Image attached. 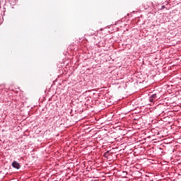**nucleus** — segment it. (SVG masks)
<instances>
[{"label":"nucleus","mask_w":181,"mask_h":181,"mask_svg":"<svg viewBox=\"0 0 181 181\" xmlns=\"http://www.w3.org/2000/svg\"><path fill=\"white\" fill-rule=\"evenodd\" d=\"M157 100L158 95H156V93L151 95L149 98L150 103H155V101H156Z\"/></svg>","instance_id":"f257e3e1"},{"label":"nucleus","mask_w":181,"mask_h":181,"mask_svg":"<svg viewBox=\"0 0 181 181\" xmlns=\"http://www.w3.org/2000/svg\"><path fill=\"white\" fill-rule=\"evenodd\" d=\"M162 9H165V6H162Z\"/></svg>","instance_id":"20e7f679"},{"label":"nucleus","mask_w":181,"mask_h":181,"mask_svg":"<svg viewBox=\"0 0 181 181\" xmlns=\"http://www.w3.org/2000/svg\"><path fill=\"white\" fill-rule=\"evenodd\" d=\"M11 165L14 168V169H21V164L18 163V161H13Z\"/></svg>","instance_id":"f03ea898"},{"label":"nucleus","mask_w":181,"mask_h":181,"mask_svg":"<svg viewBox=\"0 0 181 181\" xmlns=\"http://www.w3.org/2000/svg\"><path fill=\"white\" fill-rule=\"evenodd\" d=\"M109 153H110V151H106V152L105 153V156H106V155H107V154H109Z\"/></svg>","instance_id":"7ed1b4c3"}]
</instances>
